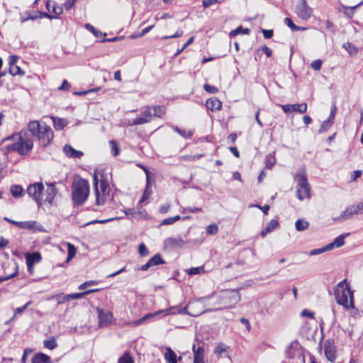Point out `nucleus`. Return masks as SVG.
I'll return each instance as SVG.
<instances>
[{
  "label": "nucleus",
  "instance_id": "1",
  "mask_svg": "<svg viewBox=\"0 0 363 363\" xmlns=\"http://www.w3.org/2000/svg\"><path fill=\"white\" fill-rule=\"evenodd\" d=\"M46 184L47 189L45 194H43L44 185L41 182L30 184L27 189L28 194L38 204L43 201L51 204L57 195V189L55 187V183H47Z\"/></svg>",
  "mask_w": 363,
  "mask_h": 363
},
{
  "label": "nucleus",
  "instance_id": "2",
  "mask_svg": "<svg viewBox=\"0 0 363 363\" xmlns=\"http://www.w3.org/2000/svg\"><path fill=\"white\" fill-rule=\"evenodd\" d=\"M28 129L31 135L35 138L43 147L48 145L53 139L52 130L45 122L30 121L28 124Z\"/></svg>",
  "mask_w": 363,
  "mask_h": 363
},
{
  "label": "nucleus",
  "instance_id": "3",
  "mask_svg": "<svg viewBox=\"0 0 363 363\" xmlns=\"http://www.w3.org/2000/svg\"><path fill=\"white\" fill-rule=\"evenodd\" d=\"M93 187L96 197V206L104 205L109 197L110 188L101 171L96 170L93 175Z\"/></svg>",
  "mask_w": 363,
  "mask_h": 363
},
{
  "label": "nucleus",
  "instance_id": "4",
  "mask_svg": "<svg viewBox=\"0 0 363 363\" xmlns=\"http://www.w3.org/2000/svg\"><path fill=\"white\" fill-rule=\"evenodd\" d=\"M334 295L339 305L342 306L346 309L354 308L353 293L346 279L340 281L335 286L334 289Z\"/></svg>",
  "mask_w": 363,
  "mask_h": 363
},
{
  "label": "nucleus",
  "instance_id": "5",
  "mask_svg": "<svg viewBox=\"0 0 363 363\" xmlns=\"http://www.w3.org/2000/svg\"><path fill=\"white\" fill-rule=\"evenodd\" d=\"M89 194V184L87 180L79 179L74 180L72 184V197L74 203L78 206L82 205Z\"/></svg>",
  "mask_w": 363,
  "mask_h": 363
},
{
  "label": "nucleus",
  "instance_id": "6",
  "mask_svg": "<svg viewBox=\"0 0 363 363\" xmlns=\"http://www.w3.org/2000/svg\"><path fill=\"white\" fill-rule=\"evenodd\" d=\"M296 182V194L299 201L310 199L311 186L304 169L300 170L294 177Z\"/></svg>",
  "mask_w": 363,
  "mask_h": 363
},
{
  "label": "nucleus",
  "instance_id": "7",
  "mask_svg": "<svg viewBox=\"0 0 363 363\" xmlns=\"http://www.w3.org/2000/svg\"><path fill=\"white\" fill-rule=\"evenodd\" d=\"M241 299L238 290H226L219 297V306L215 310H220L225 308H231L236 305Z\"/></svg>",
  "mask_w": 363,
  "mask_h": 363
},
{
  "label": "nucleus",
  "instance_id": "8",
  "mask_svg": "<svg viewBox=\"0 0 363 363\" xmlns=\"http://www.w3.org/2000/svg\"><path fill=\"white\" fill-rule=\"evenodd\" d=\"M18 136V141L10 145L9 149L17 151L21 155H27L33 148V140L23 138L21 133Z\"/></svg>",
  "mask_w": 363,
  "mask_h": 363
},
{
  "label": "nucleus",
  "instance_id": "9",
  "mask_svg": "<svg viewBox=\"0 0 363 363\" xmlns=\"http://www.w3.org/2000/svg\"><path fill=\"white\" fill-rule=\"evenodd\" d=\"M312 9L308 6L306 0H300V2L296 5V13L303 20L308 19L312 15Z\"/></svg>",
  "mask_w": 363,
  "mask_h": 363
},
{
  "label": "nucleus",
  "instance_id": "10",
  "mask_svg": "<svg viewBox=\"0 0 363 363\" xmlns=\"http://www.w3.org/2000/svg\"><path fill=\"white\" fill-rule=\"evenodd\" d=\"M174 308H167L165 310H160L155 313H147L145 315H144L143 318L131 323L130 325L132 326H135V327L138 326L140 325L143 324L147 320L155 317V315H157L158 314H161V313H164L165 315H169V314H174V313H175L174 312H172V310H174Z\"/></svg>",
  "mask_w": 363,
  "mask_h": 363
},
{
  "label": "nucleus",
  "instance_id": "11",
  "mask_svg": "<svg viewBox=\"0 0 363 363\" xmlns=\"http://www.w3.org/2000/svg\"><path fill=\"white\" fill-rule=\"evenodd\" d=\"M99 318V325L100 328L106 327L111 323L113 315L109 311H104L100 308L96 309Z\"/></svg>",
  "mask_w": 363,
  "mask_h": 363
},
{
  "label": "nucleus",
  "instance_id": "12",
  "mask_svg": "<svg viewBox=\"0 0 363 363\" xmlns=\"http://www.w3.org/2000/svg\"><path fill=\"white\" fill-rule=\"evenodd\" d=\"M150 109L151 108L147 106V108L143 111L141 116L135 118L130 125H138L149 123L151 121V116L152 115Z\"/></svg>",
  "mask_w": 363,
  "mask_h": 363
},
{
  "label": "nucleus",
  "instance_id": "13",
  "mask_svg": "<svg viewBox=\"0 0 363 363\" xmlns=\"http://www.w3.org/2000/svg\"><path fill=\"white\" fill-rule=\"evenodd\" d=\"M165 262L162 259L161 255L160 254L155 255L152 257H151L147 263L142 265L140 269L143 271H147L152 267L157 266L161 264H164Z\"/></svg>",
  "mask_w": 363,
  "mask_h": 363
},
{
  "label": "nucleus",
  "instance_id": "14",
  "mask_svg": "<svg viewBox=\"0 0 363 363\" xmlns=\"http://www.w3.org/2000/svg\"><path fill=\"white\" fill-rule=\"evenodd\" d=\"M164 358L167 363H177L182 359L181 356L177 357L174 351L169 347H166Z\"/></svg>",
  "mask_w": 363,
  "mask_h": 363
},
{
  "label": "nucleus",
  "instance_id": "15",
  "mask_svg": "<svg viewBox=\"0 0 363 363\" xmlns=\"http://www.w3.org/2000/svg\"><path fill=\"white\" fill-rule=\"evenodd\" d=\"M194 352L193 363H205L204 362V349L202 347H196L195 345L192 347Z\"/></svg>",
  "mask_w": 363,
  "mask_h": 363
},
{
  "label": "nucleus",
  "instance_id": "16",
  "mask_svg": "<svg viewBox=\"0 0 363 363\" xmlns=\"http://www.w3.org/2000/svg\"><path fill=\"white\" fill-rule=\"evenodd\" d=\"M358 213L357 210L356 209L355 204L348 206L345 211H343L340 216L337 218H335V220H342L345 219L350 218L354 214Z\"/></svg>",
  "mask_w": 363,
  "mask_h": 363
},
{
  "label": "nucleus",
  "instance_id": "17",
  "mask_svg": "<svg viewBox=\"0 0 363 363\" xmlns=\"http://www.w3.org/2000/svg\"><path fill=\"white\" fill-rule=\"evenodd\" d=\"M65 155L69 158H80L83 155V152L74 149L69 145H65L63 147Z\"/></svg>",
  "mask_w": 363,
  "mask_h": 363
},
{
  "label": "nucleus",
  "instance_id": "18",
  "mask_svg": "<svg viewBox=\"0 0 363 363\" xmlns=\"http://www.w3.org/2000/svg\"><path fill=\"white\" fill-rule=\"evenodd\" d=\"M325 355L328 360L333 362L335 360V349L333 344L329 342H325L324 345Z\"/></svg>",
  "mask_w": 363,
  "mask_h": 363
},
{
  "label": "nucleus",
  "instance_id": "19",
  "mask_svg": "<svg viewBox=\"0 0 363 363\" xmlns=\"http://www.w3.org/2000/svg\"><path fill=\"white\" fill-rule=\"evenodd\" d=\"M206 106L212 111H219L222 108V102L216 97H211L206 101Z\"/></svg>",
  "mask_w": 363,
  "mask_h": 363
},
{
  "label": "nucleus",
  "instance_id": "20",
  "mask_svg": "<svg viewBox=\"0 0 363 363\" xmlns=\"http://www.w3.org/2000/svg\"><path fill=\"white\" fill-rule=\"evenodd\" d=\"M184 241L181 238H168L164 240V245L169 247H181L184 245Z\"/></svg>",
  "mask_w": 363,
  "mask_h": 363
},
{
  "label": "nucleus",
  "instance_id": "21",
  "mask_svg": "<svg viewBox=\"0 0 363 363\" xmlns=\"http://www.w3.org/2000/svg\"><path fill=\"white\" fill-rule=\"evenodd\" d=\"M278 226H279V222L277 220H275V219L271 220L269 221V223L267 224V225L262 230L261 236L262 238H264L266 236V235L272 232Z\"/></svg>",
  "mask_w": 363,
  "mask_h": 363
},
{
  "label": "nucleus",
  "instance_id": "22",
  "mask_svg": "<svg viewBox=\"0 0 363 363\" xmlns=\"http://www.w3.org/2000/svg\"><path fill=\"white\" fill-rule=\"evenodd\" d=\"M32 363H52V361L48 355L39 352L34 355Z\"/></svg>",
  "mask_w": 363,
  "mask_h": 363
},
{
  "label": "nucleus",
  "instance_id": "23",
  "mask_svg": "<svg viewBox=\"0 0 363 363\" xmlns=\"http://www.w3.org/2000/svg\"><path fill=\"white\" fill-rule=\"evenodd\" d=\"M26 263H29L30 264H34L40 262L41 255L38 252L27 253L26 255Z\"/></svg>",
  "mask_w": 363,
  "mask_h": 363
},
{
  "label": "nucleus",
  "instance_id": "24",
  "mask_svg": "<svg viewBox=\"0 0 363 363\" xmlns=\"http://www.w3.org/2000/svg\"><path fill=\"white\" fill-rule=\"evenodd\" d=\"M37 222L35 220L18 221L16 226L21 229L35 230Z\"/></svg>",
  "mask_w": 363,
  "mask_h": 363
},
{
  "label": "nucleus",
  "instance_id": "25",
  "mask_svg": "<svg viewBox=\"0 0 363 363\" xmlns=\"http://www.w3.org/2000/svg\"><path fill=\"white\" fill-rule=\"evenodd\" d=\"M45 7L49 12L52 11V13L57 16L62 13V7L57 6L55 2H52L50 0L46 1Z\"/></svg>",
  "mask_w": 363,
  "mask_h": 363
},
{
  "label": "nucleus",
  "instance_id": "26",
  "mask_svg": "<svg viewBox=\"0 0 363 363\" xmlns=\"http://www.w3.org/2000/svg\"><path fill=\"white\" fill-rule=\"evenodd\" d=\"M99 291V289H89L83 292L80 293H74V294H70L69 295V301L73 299H79L84 297L86 295L97 292Z\"/></svg>",
  "mask_w": 363,
  "mask_h": 363
},
{
  "label": "nucleus",
  "instance_id": "27",
  "mask_svg": "<svg viewBox=\"0 0 363 363\" xmlns=\"http://www.w3.org/2000/svg\"><path fill=\"white\" fill-rule=\"evenodd\" d=\"M11 194L14 198L21 197L23 192V189L20 185H13L11 187Z\"/></svg>",
  "mask_w": 363,
  "mask_h": 363
},
{
  "label": "nucleus",
  "instance_id": "28",
  "mask_svg": "<svg viewBox=\"0 0 363 363\" xmlns=\"http://www.w3.org/2000/svg\"><path fill=\"white\" fill-rule=\"evenodd\" d=\"M52 121L54 128L57 130H62L63 128L67 125V122L65 119L52 117Z\"/></svg>",
  "mask_w": 363,
  "mask_h": 363
},
{
  "label": "nucleus",
  "instance_id": "29",
  "mask_svg": "<svg viewBox=\"0 0 363 363\" xmlns=\"http://www.w3.org/2000/svg\"><path fill=\"white\" fill-rule=\"evenodd\" d=\"M309 226V223L303 219H298L295 223V228L297 231H303L306 230Z\"/></svg>",
  "mask_w": 363,
  "mask_h": 363
},
{
  "label": "nucleus",
  "instance_id": "30",
  "mask_svg": "<svg viewBox=\"0 0 363 363\" xmlns=\"http://www.w3.org/2000/svg\"><path fill=\"white\" fill-rule=\"evenodd\" d=\"M146 174H147V171H146ZM152 194V190L150 187V180H149V176L147 174V185L146 188L144 191L143 195L140 201V202H143L145 200H147L150 196Z\"/></svg>",
  "mask_w": 363,
  "mask_h": 363
},
{
  "label": "nucleus",
  "instance_id": "31",
  "mask_svg": "<svg viewBox=\"0 0 363 363\" xmlns=\"http://www.w3.org/2000/svg\"><path fill=\"white\" fill-rule=\"evenodd\" d=\"M173 130L176 133L179 134L182 137H183L184 138H186V139L190 138L193 135V133L191 130H182L181 128H178L177 126L173 127Z\"/></svg>",
  "mask_w": 363,
  "mask_h": 363
},
{
  "label": "nucleus",
  "instance_id": "32",
  "mask_svg": "<svg viewBox=\"0 0 363 363\" xmlns=\"http://www.w3.org/2000/svg\"><path fill=\"white\" fill-rule=\"evenodd\" d=\"M67 252H68L67 257V262H68L76 255L77 249L72 244H71L69 242H67Z\"/></svg>",
  "mask_w": 363,
  "mask_h": 363
},
{
  "label": "nucleus",
  "instance_id": "33",
  "mask_svg": "<svg viewBox=\"0 0 363 363\" xmlns=\"http://www.w3.org/2000/svg\"><path fill=\"white\" fill-rule=\"evenodd\" d=\"M84 28L91 32L96 38L106 36V33H103L101 31L96 30L93 26L89 23H86Z\"/></svg>",
  "mask_w": 363,
  "mask_h": 363
},
{
  "label": "nucleus",
  "instance_id": "34",
  "mask_svg": "<svg viewBox=\"0 0 363 363\" xmlns=\"http://www.w3.org/2000/svg\"><path fill=\"white\" fill-rule=\"evenodd\" d=\"M9 72L12 76H22L24 74V72L20 68V67L17 66L16 65H13V66L9 67Z\"/></svg>",
  "mask_w": 363,
  "mask_h": 363
},
{
  "label": "nucleus",
  "instance_id": "35",
  "mask_svg": "<svg viewBox=\"0 0 363 363\" xmlns=\"http://www.w3.org/2000/svg\"><path fill=\"white\" fill-rule=\"evenodd\" d=\"M349 235V233H344L339 236H337L334 240L333 242L336 247H340L345 244V238Z\"/></svg>",
  "mask_w": 363,
  "mask_h": 363
},
{
  "label": "nucleus",
  "instance_id": "36",
  "mask_svg": "<svg viewBox=\"0 0 363 363\" xmlns=\"http://www.w3.org/2000/svg\"><path fill=\"white\" fill-rule=\"evenodd\" d=\"M250 30L249 28H242V26H239L237 28H235V30H231L230 33V35L234 37V36H236L237 35H238L239 33L248 35L250 33Z\"/></svg>",
  "mask_w": 363,
  "mask_h": 363
},
{
  "label": "nucleus",
  "instance_id": "37",
  "mask_svg": "<svg viewBox=\"0 0 363 363\" xmlns=\"http://www.w3.org/2000/svg\"><path fill=\"white\" fill-rule=\"evenodd\" d=\"M53 298L57 301L58 305L70 301L68 294H57Z\"/></svg>",
  "mask_w": 363,
  "mask_h": 363
},
{
  "label": "nucleus",
  "instance_id": "38",
  "mask_svg": "<svg viewBox=\"0 0 363 363\" xmlns=\"http://www.w3.org/2000/svg\"><path fill=\"white\" fill-rule=\"evenodd\" d=\"M228 349V347H227L225 344L223 343H219L214 349V353L218 356V357H221L222 356V354L225 352L227 351V350Z\"/></svg>",
  "mask_w": 363,
  "mask_h": 363
},
{
  "label": "nucleus",
  "instance_id": "39",
  "mask_svg": "<svg viewBox=\"0 0 363 363\" xmlns=\"http://www.w3.org/2000/svg\"><path fill=\"white\" fill-rule=\"evenodd\" d=\"M13 272L9 275L0 276V283L14 277L18 274V269L16 262L13 264Z\"/></svg>",
  "mask_w": 363,
  "mask_h": 363
},
{
  "label": "nucleus",
  "instance_id": "40",
  "mask_svg": "<svg viewBox=\"0 0 363 363\" xmlns=\"http://www.w3.org/2000/svg\"><path fill=\"white\" fill-rule=\"evenodd\" d=\"M43 345L45 348L49 350H54L57 346V342L54 337L44 340Z\"/></svg>",
  "mask_w": 363,
  "mask_h": 363
},
{
  "label": "nucleus",
  "instance_id": "41",
  "mask_svg": "<svg viewBox=\"0 0 363 363\" xmlns=\"http://www.w3.org/2000/svg\"><path fill=\"white\" fill-rule=\"evenodd\" d=\"M293 108H294V109H293V111H297L300 113H304L307 111V104L306 103H303V104H293Z\"/></svg>",
  "mask_w": 363,
  "mask_h": 363
},
{
  "label": "nucleus",
  "instance_id": "42",
  "mask_svg": "<svg viewBox=\"0 0 363 363\" xmlns=\"http://www.w3.org/2000/svg\"><path fill=\"white\" fill-rule=\"evenodd\" d=\"M111 148V154L116 157L119 155L120 149L118 143L116 140H111L109 142Z\"/></svg>",
  "mask_w": 363,
  "mask_h": 363
},
{
  "label": "nucleus",
  "instance_id": "43",
  "mask_svg": "<svg viewBox=\"0 0 363 363\" xmlns=\"http://www.w3.org/2000/svg\"><path fill=\"white\" fill-rule=\"evenodd\" d=\"M203 157V154H197L194 155H182L179 157L180 160H187L194 162Z\"/></svg>",
  "mask_w": 363,
  "mask_h": 363
},
{
  "label": "nucleus",
  "instance_id": "44",
  "mask_svg": "<svg viewBox=\"0 0 363 363\" xmlns=\"http://www.w3.org/2000/svg\"><path fill=\"white\" fill-rule=\"evenodd\" d=\"M153 115L159 118H162L165 113V108L162 106H155L153 107Z\"/></svg>",
  "mask_w": 363,
  "mask_h": 363
},
{
  "label": "nucleus",
  "instance_id": "45",
  "mask_svg": "<svg viewBox=\"0 0 363 363\" xmlns=\"http://www.w3.org/2000/svg\"><path fill=\"white\" fill-rule=\"evenodd\" d=\"M180 218H181V217L178 215L173 216V217L167 218L164 219L162 221L161 225H172V224L174 223L176 221L179 220Z\"/></svg>",
  "mask_w": 363,
  "mask_h": 363
},
{
  "label": "nucleus",
  "instance_id": "46",
  "mask_svg": "<svg viewBox=\"0 0 363 363\" xmlns=\"http://www.w3.org/2000/svg\"><path fill=\"white\" fill-rule=\"evenodd\" d=\"M333 122L329 121L328 119L324 121L320 128L319 133L326 132L332 125Z\"/></svg>",
  "mask_w": 363,
  "mask_h": 363
},
{
  "label": "nucleus",
  "instance_id": "47",
  "mask_svg": "<svg viewBox=\"0 0 363 363\" xmlns=\"http://www.w3.org/2000/svg\"><path fill=\"white\" fill-rule=\"evenodd\" d=\"M118 363H134V362L128 353H125L118 359Z\"/></svg>",
  "mask_w": 363,
  "mask_h": 363
},
{
  "label": "nucleus",
  "instance_id": "48",
  "mask_svg": "<svg viewBox=\"0 0 363 363\" xmlns=\"http://www.w3.org/2000/svg\"><path fill=\"white\" fill-rule=\"evenodd\" d=\"M218 231V227L216 224H211L206 228V233L209 235H216Z\"/></svg>",
  "mask_w": 363,
  "mask_h": 363
},
{
  "label": "nucleus",
  "instance_id": "49",
  "mask_svg": "<svg viewBox=\"0 0 363 363\" xmlns=\"http://www.w3.org/2000/svg\"><path fill=\"white\" fill-rule=\"evenodd\" d=\"M97 284H98V281H97L91 280V281H85V282L82 283V284H80L78 288L80 290H83V289H86L87 286L97 285Z\"/></svg>",
  "mask_w": 363,
  "mask_h": 363
},
{
  "label": "nucleus",
  "instance_id": "50",
  "mask_svg": "<svg viewBox=\"0 0 363 363\" xmlns=\"http://www.w3.org/2000/svg\"><path fill=\"white\" fill-rule=\"evenodd\" d=\"M138 252L140 256L149 255V251L144 243H140L138 247Z\"/></svg>",
  "mask_w": 363,
  "mask_h": 363
},
{
  "label": "nucleus",
  "instance_id": "51",
  "mask_svg": "<svg viewBox=\"0 0 363 363\" xmlns=\"http://www.w3.org/2000/svg\"><path fill=\"white\" fill-rule=\"evenodd\" d=\"M203 88L206 91L210 93V94H216L218 92V89L214 86L210 85V84H204Z\"/></svg>",
  "mask_w": 363,
  "mask_h": 363
},
{
  "label": "nucleus",
  "instance_id": "52",
  "mask_svg": "<svg viewBox=\"0 0 363 363\" xmlns=\"http://www.w3.org/2000/svg\"><path fill=\"white\" fill-rule=\"evenodd\" d=\"M183 33H184L183 30H181V29H179V30H177V32L174 35L163 36L162 38V40H167V39H169V38H179V37H181L183 35Z\"/></svg>",
  "mask_w": 363,
  "mask_h": 363
},
{
  "label": "nucleus",
  "instance_id": "53",
  "mask_svg": "<svg viewBox=\"0 0 363 363\" xmlns=\"http://www.w3.org/2000/svg\"><path fill=\"white\" fill-rule=\"evenodd\" d=\"M321 66H322V61L320 60H314L311 65V68L315 71L320 70L321 68Z\"/></svg>",
  "mask_w": 363,
  "mask_h": 363
},
{
  "label": "nucleus",
  "instance_id": "54",
  "mask_svg": "<svg viewBox=\"0 0 363 363\" xmlns=\"http://www.w3.org/2000/svg\"><path fill=\"white\" fill-rule=\"evenodd\" d=\"M203 267H192L189 269L187 272L188 274L189 275H194L199 274L201 271H203Z\"/></svg>",
  "mask_w": 363,
  "mask_h": 363
},
{
  "label": "nucleus",
  "instance_id": "55",
  "mask_svg": "<svg viewBox=\"0 0 363 363\" xmlns=\"http://www.w3.org/2000/svg\"><path fill=\"white\" fill-rule=\"evenodd\" d=\"M220 2V0H203L202 4L204 8H208L213 4H216Z\"/></svg>",
  "mask_w": 363,
  "mask_h": 363
},
{
  "label": "nucleus",
  "instance_id": "56",
  "mask_svg": "<svg viewBox=\"0 0 363 363\" xmlns=\"http://www.w3.org/2000/svg\"><path fill=\"white\" fill-rule=\"evenodd\" d=\"M183 212L184 213H199V212H202V209L201 208H197V207H194V208L186 207V208H184Z\"/></svg>",
  "mask_w": 363,
  "mask_h": 363
},
{
  "label": "nucleus",
  "instance_id": "57",
  "mask_svg": "<svg viewBox=\"0 0 363 363\" xmlns=\"http://www.w3.org/2000/svg\"><path fill=\"white\" fill-rule=\"evenodd\" d=\"M153 27H154V26H150L144 28L141 31V33H139L138 35H133L132 38H138V37H142V36L145 35V34H147V33H149L152 29Z\"/></svg>",
  "mask_w": 363,
  "mask_h": 363
},
{
  "label": "nucleus",
  "instance_id": "58",
  "mask_svg": "<svg viewBox=\"0 0 363 363\" xmlns=\"http://www.w3.org/2000/svg\"><path fill=\"white\" fill-rule=\"evenodd\" d=\"M284 22L291 29L292 31H295V29L296 28V25L294 23L291 18H286L284 19Z\"/></svg>",
  "mask_w": 363,
  "mask_h": 363
},
{
  "label": "nucleus",
  "instance_id": "59",
  "mask_svg": "<svg viewBox=\"0 0 363 363\" xmlns=\"http://www.w3.org/2000/svg\"><path fill=\"white\" fill-rule=\"evenodd\" d=\"M281 108L284 111V112L286 113H291L293 111V109H294V108H293V104L292 105H291V104L281 105Z\"/></svg>",
  "mask_w": 363,
  "mask_h": 363
},
{
  "label": "nucleus",
  "instance_id": "60",
  "mask_svg": "<svg viewBox=\"0 0 363 363\" xmlns=\"http://www.w3.org/2000/svg\"><path fill=\"white\" fill-rule=\"evenodd\" d=\"M325 252L323 247L321 248L314 249L310 251L309 255L311 256H315Z\"/></svg>",
  "mask_w": 363,
  "mask_h": 363
},
{
  "label": "nucleus",
  "instance_id": "61",
  "mask_svg": "<svg viewBox=\"0 0 363 363\" xmlns=\"http://www.w3.org/2000/svg\"><path fill=\"white\" fill-rule=\"evenodd\" d=\"M76 2H77V0H66V1L65 3V9L67 10L72 9L74 6Z\"/></svg>",
  "mask_w": 363,
  "mask_h": 363
},
{
  "label": "nucleus",
  "instance_id": "62",
  "mask_svg": "<svg viewBox=\"0 0 363 363\" xmlns=\"http://www.w3.org/2000/svg\"><path fill=\"white\" fill-rule=\"evenodd\" d=\"M301 315L303 317H308V318H314V313L312 312V311H308L306 309L302 311Z\"/></svg>",
  "mask_w": 363,
  "mask_h": 363
},
{
  "label": "nucleus",
  "instance_id": "63",
  "mask_svg": "<svg viewBox=\"0 0 363 363\" xmlns=\"http://www.w3.org/2000/svg\"><path fill=\"white\" fill-rule=\"evenodd\" d=\"M262 33H263V36L264 37V38L269 39V38H271L273 36L274 32H273L272 30H265V29H263L262 30Z\"/></svg>",
  "mask_w": 363,
  "mask_h": 363
},
{
  "label": "nucleus",
  "instance_id": "64",
  "mask_svg": "<svg viewBox=\"0 0 363 363\" xmlns=\"http://www.w3.org/2000/svg\"><path fill=\"white\" fill-rule=\"evenodd\" d=\"M274 158L267 156L266 158V167L267 168H271L274 164Z\"/></svg>",
  "mask_w": 363,
  "mask_h": 363
}]
</instances>
